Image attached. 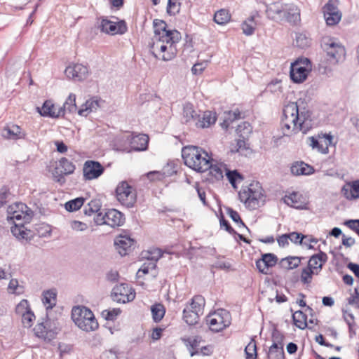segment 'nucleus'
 <instances>
[{
  "instance_id": "obj_57",
  "label": "nucleus",
  "mask_w": 359,
  "mask_h": 359,
  "mask_svg": "<svg viewBox=\"0 0 359 359\" xmlns=\"http://www.w3.org/2000/svg\"><path fill=\"white\" fill-rule=\"evenodd\" d=\"M156 41H154L151 46V54L152 55L157 58V55L155 53V50H159L162 53H165L168 49V46L167 45H165L163 43L161 44V41H158V39H155ZM162 43H163L162 41Z\"/></svg>"
},
{
  "instance_id": "obj_31",
  "label": "nucleus",
  "mask_w": 359,
  "mask_h": 359,
  "mask_svg": "<svg viewBox=\"0 0 359 359\" xmlns=\"http://www.w3.org/2000/svg\"><path fill=\"white\" fill-rule=\"evenodd\" d=\"M301 259L299 257L289 256L280 259L279 265L282 269L292 270L299 266Z\"/></svg>"
},
{
  "instance_id": "obj_15",
  "label": "nucleus",
  "mask_w": 359,
  "mask_h": 359,
  "mask_svg": "<svg viewBox=\"0 0 359 359\" xmlns=\"http://www.w3.org/2000/svg\"><path fill=\"white\" fill-rule=\"evenodd\" d=\"M128 287L127 284L122 283L119 285H116L111 292V296L114 301L118 303L125 304L129 302L135 298V294H128Z\"/></svg>"
},
{
  "instance_id": "obj_63",
  "label": "nucleus",
  "mask_w": 359,
  "mask_h": 359,
  "mask_svg": "<svg viewBox=\"0 0 359 359\" xmlns=\"http://www.w3.org/2000/svg\"><path fill=\"white\" fill-rule=\"evenodd\" d=\"M148 179L151 181L158 180L162 181L168 175L165 172L151 171L147 174Z\"/></svg>"
},
{
  "instance_id": "obj_14",
  "label": "nucleus",
  "mask_w": 359,
  "mask_h": 359,
  "mask_svg": "<svg viewBox=\"0 0 359 359\" xmlns=\"http://www.w3.org/2000/svg\"><path fill=\"white\" fill-rule=\"evenodd\" d=\"M300 10L293 4H285V8L281 15L280 21H286L292 25H297L300 22Z\"/></svg>"
},
{
  "instance_id": "obj_27",
  "label": "nucleus",
  "mask_w": 359,
  "mask_h": 359,
  "mask_svg": "<svg viewBox=\"0 0 359 359\" xmlns=\"http://www.w3.org/2000/svg\"><path fill=\"white\" fill-rule=\"evenodd\" d=\"M253 184H250L249 189H250V208L252 209H256L259 206L260 202H264V194L263 190L260 187H258V184H257V189L253 187Z\"/></svg>"
},
{
  "instance_id": "obj_5",
  "label": "nucleus",
  "mask_w": 359,
  "mask_h": 359,
  "mask_svg": "<svg viewBox=\"0 0 359 359\" xmlns=\"http://www.w3.org/2000/svg\"><path fill=\"white\" fill-rule=\"evenodd\" d=\"M229 312L225 309H218L206 317L207 323L210 326V329L215 332L223 330L229 326L230 322Z\"/></svg>"
},
{
  "instance_id": "obj_38",
  "label": "nucleus",
  "mask_w": 359,
  "mask_h": 359,
  "mask_svg": "<svg viewBox=\"0 0 359 359\" xmlns=\"http://www.w3.org/2000/svg\"><path fill=\"white\" fill-rule=\"evenodd\" d=\"M153 26L154 29L155 39H159L161 36H164L166 32H168L169 29H167V24L163 20L154 19L153 21Z\"/></svg>"
},
{
  "instance_id": "obj_2",
  "label": "nucleus",
  "mask_w": 359,
  "mask_h": 359,
  "mask_svg": "<svg viewBox=\"0 0 359 359\" xmlns=\"http://www.w3.org/2000/svg\"><path fill=\"white\" fill-rule=\"evenodd\" d=\"M182 156L184 164L199 172H203L208 170V154L201 148L196 146H187L182 150Z\"/></svg>"
},
{
  "instance_id": "obj_50",
  "label": "nucleus",
  "mask_w": 359,
  "mask_h": 359,
  "mask_svg": "<svg viewBox=\"0 0 359 359\" xmlns=\"http://www.w3.org/2000/svg\"><path fill=\"white\" fill-rule=\"evenodd\" d=\"M245 359H257V345L256 341L252 339L245 348Z\"/></svg>"
},
{
  "instance_id": "obj_23",
  "label": "nucleus",
  "mask_w": 359,
  "mask_h": 359,
  "mask_svg": "<svg viewBox=\"0 0 359 359\" xmlns=\"http://www.w3.org/2000/svg\"><path fill=\"white\" fill-rule=\"evenodd\" d=\"M328 257L327 254L321 250L318 253L312 255L308 262V266L315 271H320L325 263L327 262Z\"/></svg>"
},
{
  "instance_id": "obj_51",
  "label": "nucleus",
  "mask_w": 359,
  "mask_h": 359,
  "mask_svg": "<svg viewBox=\"0 0 359 359\" xmlns=\"http://www.w3.org/2000/svg\"><path fill=\"white\" fill-rule=\"evenodd\" d=\"M212 158H210L209 160L208 168L209 175L214 177L216 180H220L223 178V171L221 168L217 165H213L211 163Z\"/></svg>"
},
{
  "instance_id": "obj_33",
  "label": "nucleus",
  "mask_w": 359,
  "mask_h": 359,
  "mask_svg": "<svg viewBox=\"0 0 359 359\" xmlns=\"http://www.w3.org/2000/svg\"><path fill=\"white\" fill-rule=\"evenodd\" d=\"M336 65L337 64L331 63L330 57H327V55L324 54L320 57L318 63V72L321 74H328L332 72V67Z\"/></svg>"
},
{
  "instance_id": "obj_42",
  "label": "nucleus",
  "mask_w": 359,
  "mask_h": 359,
  "mask_svg": "<svg viewBox=\"0 0 359 359\" xmlns=\"http://www.w3.org/2000/svg\"><path fill=\"white\" fill-rule=\"evenodd\" d=\"M151 311L154 322L158 323L160 322L163 318L165 313V309L162 304L158 303L151 306Z\"/></svg>"
},
{
  "instance_id": "obj_43",
  "label": "nucleus",
  "mask_w": 359,
  "mask_h": 359,
  "mask_svg": "<svg viewBox=\"0 0 359 359\" xmlns=\"http://www.w3.org/2000/svg\"><path fill=\"white\" fill-rule=\"evenodd\" d=\"M236 146V151L242 155L247 156L252 152V150L249 147L248 138H242L238 137Z\"/></svg>"
},
{
  "instance_id": "obj_13",
  "label": "nucleus",
  "mask_w": 359,
  "mask_h": 359,
  "mask_svg": "<svg viewBox=\"0 0 359 359\" xmlns=\"http://www.w3.org/2000/svg\"><path fill=\"white\" fill-rule=\"evenodd\" d=\"M278 257L273 253H265L262 255L261 259L256 261V267L259 272L263 274H269L268 269L274 266L278 263Z\"/></svg>"
},
{
  "instance_id": "obj_55",
  "label": "nucleus",
  "mask_w": 359,
  "mask_h": 359,
  "mask_svg": "<svg viewBox=\"0 0 359 359\" xmlns=\"http://www.w3.org/2000/svg\"><path fill=\"white\" fill-rule=\"evenodd\" d=\"M290 241L294 244H299L307 245L306 241H304V239H306L308 236L304 235L302 233H298L296 231L288 233Z\"/></svg>"
},
{
  "instance_id": "obj_3",
  "label": "nucleus",
  "mask_w": 359,
  "mask_h": 359,
  "mask_svg": "<svg viewBox=\"0 0 359 359\" xmlns=\"http://www.w3.org/2000/svg\"><path fill=\"white\" fill-rule=\"evenodd\" d=\"M72 318L81 330L87 332L94 331L99 327L92 311L83 306H74L72 309Z\"/></svg>"
},
{
  "instance_id": "obj_64",
  "label": "nucleus",
  "mask_w": 359,
  "mask_h": 359,
  "mask_svg": "<svg viewBox=\"0 0 359 359\" xmlns=\"http://www.w3.org/2000/svg\"><path fill=\"white\" fill-rule=\"evenodd\" d=\"M35 318L34 313L31 311H27L22 315V321L25 327H29Z\"/></svg>"
},
{
  "instance_id": "obj_37",
  "label": "nucleus",
  "mask_w": 359,
  "mask_h": 359,
  "mask_svg": "<svg viewBox=\"0 0 359 359\" xmlns=\"http://www.w3.org/2000/svg\"><path fill=\"white\" fill-rule=\"evenodd\" d=\"M294 325L300 330L307 327V316L302 311H297L292 314Z\"/></svg>"
},
{
  "instance_id": "obj_28",
  "label": "nucleus",
  "mask_w": 359,
  "mask_h": 359,
  "mask_svg": "<svg viewBox=\"0 0 359 359\" xmlns=\"http://www.w3.org/2000/svg\"><path fill=\"white\" fill-rule=\"evenodd\" d=\"M285 8V4L279 1L274 2L270 4L266 8V13L269 18L272 20L280 21L281 19V15Z\"/></svg>"
},
{
  "instance_id": "obj_36",
  "label": "nucleus",
  "mask_w": 359,
  "mask_h": 359,
  "mask_svg": "<svg viewBox=\"0 0 359 359\" xmlns=\"http://www.w3.org/2000/svg\"><path fill=\"white\" fill-rule=\"evenodd\" d=\"M201 315L196 311L190 310L188 305L183 310V320L189 325H196L198 322Z\"/></svg>"
},
{
  "instance_id": "obj_44",
  "label": "nucleus",
  "mask_w": 359,
  "mask_h": 359,
  "mask_svg": "<svg viewBox=\"0 0 359 359\" xmlns=\"http://www.w3.org/2000/svg\"><path fill=\"white\" fill-rule=\"evenodd\" d=\"M252 131L251 125L244 121L239 124L236 128V133L238 137L242 138H248Z\"/></svg>"
},
{
  "instance_id": "obj_48",
  "label": "nucleus",
  "mask_w": 359,
  "mask_h": 359,
  "mask_svg": "<svg viewBox=\"0 0 359 359\" xmlns=\"http://www.w3.org/2000/svg\"><path fill=\"white\" fill-rule=\"evenodd\" d=\"M11 231L12 234L18 239L26 238V236L27 233L26 232V229H25V226L23 223H15V225L11 227Z\"/></svg>"
},
{
  "instance_id": "obj_52",
  "label": "nucleus",
  "mask_w": 359,
  "mask_h": 359,
  "mask_svg": "<svg viewBox=\"0 0 359 359\" xmlns=\"http://www.w3.org/2000/svg\"><path fill=\"white\" fill-rule=\"evenodd\" d=\"M97 105V101L88 100L82 105L81 108L79 109L78 114L82 116H87L91 111H93V108Z\"/></svg>"
},
{
  "instance_id": "obj_7",
  "label": "nucleus",
  "mask_w": 359,
  "mask_h": 359,
  "mask_svg": "<svg viewBox=\"0 0 359 359\" xmlns=\"http://www.w3.org/2000/svg\"><path fill=\"white\" fill-rule=\"evenodd\" d=\"M34 332L37 337L51 341L56 337L58 328L46 315L45 321L38 323L34 328Z\"/></svg>"
},
{
  "instance_id": "obj_46",
  "label": "nucleus",
  "mask_w": 359,
  "mask_h": 359,
  "mask_svg": "<svg viewBox=\"0 0 359 359\" xmlns=\"http://www.w3.org/2000/svg\"><path fill=\"white\" fill-rule=\"evenodd\" d=\"M84 201L85 199L83 197H79L69 201L65 205V209L69 212L78 210L83 205Z\"/></svg>"
},
{
  "instance_id": "obj_30",
  "label": "nucleus",
  "mask_w": 359,
  "mask_h": 359,
  "mask_svg": "<svg viewBox=\"0 0 359 359\" xmlns=\"http://www.w3.org/2000/svg\"><path fill=\"white\" fill-rule=\"evenodd\" d=\"M182 38L181 33L176 30H168V32H166L164 36H161L159 38V41L165 42L167 44L176 46V43H178Z\"/></svg>"
},
{
  "instance_id": "obj_26",
  "label": "nucleus",
  "mask_w": 359,
  "mask_h": 359,
  "mask_svg": "<svg viewBox=\"0 0 359 359\" xmlns=\"http://www.w3.org/2000/svg\"><path fill=\"white\" fill-rule=\"evenodd\" d=\"M25 133L22 132L21 128L17 125L7 126L4 128L3 137L6 139L16 140L25 139Z\"/></svg>"
},
{
  "instance_id": "obj_60",
  "label": "nucleus",
  "mask_w": 359,
  "mask_h": 359,
  "mask_svg": "<svg viewBox=\"0 0 359 359\" xmlns=\"http://www.w3.org/2000/svg\"><path fill=\"white\" fill-rule=\"evenodd\" d=\"M311 39L304 34H298L296 36V44L301 48H305L310 46Z\"/></svg>"
},
{
  "instance_id": "obj_39",
  "label": "nucleus",
  "mask_w": 359,
  "mask_h": 359,
  "mask_svg": "<svg viewBox=\"0 0 359 359\" xmlns=\"http://www.w3.org/2000/svg\"><path fill=\"white\" fill-rule=\"evenodd\" d=\"M198 117V114L194 109L193 105L188 104L184 107L183 109V122L189 123L191 121H196L197 118Z\"/></svg>"
},
{
  "instance_id": "obj_62",
  "label": "nucleus",
  "mask_w": 359,
  "mask_h": 359,
  "mask_svg": "<svg viewBox=\"0 0 359 359\" xmlns=\"http://www.w3.org/2000/svg\"><path fill=\"white\" fill-rule=\"evenodd\" d=\"M120 313V309H114L103 311L102 315L107 320H114Z\"/></svg>"
},
{
  "instance_id": "obj_20",
  "label": "nucleus",
  "mask_w": 359,
  "mask_h": 359,
  "mask_svg": "<svg viewBox=\"0 0 359 359\" xmlns=\"http://www.w3.org/2000/svg\"><path fill=\"white\" fill-rule=\"evenodd\" d=\"M341 194L349 201L359 198V179L347 182L341 189Z\"/></svg>"
},
{
  "instance_id": "obj_45",
  "label": "nucleus",
  "mask_w": 359,
  "mask_h": 359,
  "mask_svg": "<svg viewBox=\"0 0 359 359\" xmlns=\"http://www.w3.org/2000/svg\"><path fill=\"white\" fill-rule=\"evenodd\" d=\"M180 0H168L166 13L170 16H175L178 14L181 9L182 3Z\"/></svg>"
},
{
  "instance_id": "obj_49",
  "label": "nucleus",
  "mask_w": 359,
  "mask_h": 359,
  "mask_svg": "<svg viewBox=\"0 0 359 359\" xmlns=\"http://www.w3.org/2000/svg\"><path fill=\"white\" fill-rule=\"evenodd\" d=\"M229 12L225 9L217 11L214 15V21L218 25H224L229 22Z\"/></svg>"
},
{
  "instance_id": "obj_56",
  "label": "nucleus",
  "mask_w": 359,
  "mask_h": 359,
  "mask_svg": "<svg viewBox=\"0 0 359 359\" xmlns=\"http://www.w3.org/2000/svg\"><path fill=\"white\" fill-rule=\"evenodd\" d=\"M226 177L229 181L230 184L235 187L238 180H243V175L238 172L236 170H227L226 173Z\"/></svg>"
},
{
  "instance_id": "obj_41",
  "label": "nucleus",
  "mask_w": 359,
  "mask_h": 359,
  "mask_svg": "<svg viewBox=\"0 0 359 359\" xmlns=\"http://www.w3.org/2000/svg\"><path fill=\"white\" fill-rule=\"evenodd\" d=\"M256 27L255 22V15H251L245 20L241 25L243 32L246 36H251L254 34Z\"/></svg>"
},
{
  "instance_id": "obj_58",
  "label": "nucleus",
  "mask_w": 359,
  "mask_h": 359,
  "mask_svg": "<svg viewBox=\"0 0 359 359\" xmlns=\"http://www.w3.org/2000/svg\"><path fill=\"white\" fill-rule=\"evenodd\" d=\"M219 224L221 229L224 228L230 234H238L234 229L231 226L229 221L226 220L222 212L220 213L219 216Z\"/></svg>"
},
{
  "instance_id": "obj_35",
  "label": "nucleus",
  "mask_w": 359,
  "mask_h": 359,
  "mask_svg": "<svg viewBox=\"0 0 359 359\" xmlns=\"http://www.w3.org/2000/svg\"><path fill=\"white\" fill-rule=\"evenodd\" d=\"M205 304V298L201 295H195L189 303L190 310L196 311L200 314H203L204 306Z\"/></svg>"
},
{
  "instance_id": "obj_11",
  "label": "nucleus",
  "mask_w": 359,
  "mask_h": 359,
  "mask_svg": "<svg viewBox=\"0 0 359 359\" xmlns=\"http://www.w3.org/2000/svg\"><path fill=\"white\" fill-rule=\"evenodd\" d=\"M104 171V166L98 161L88 160L83 168V177L86 180L98 178Z\"/></svg>"
},
{
  "instance_id": "obj_12",
  "label": "nucleus",
  "mask_w": 359,
  "mask_h": 359,
  "mask_svg": "<svg viewBox=\"0 0 359 359\" xmlns=\"http://www.w3.org/2000/svg\"><path fill=\"white\" fill-rule=\"evenodd\" d=\"M65 74L69 79L80 81L87 78L89 71L86 65L74 64L66 67Z\"/></svg>"
},
{
  "instance_id": "obj_18",
  "label": "nucleus",
  "mask_w": 359,
  "mask_h": 359,
  "mask_svg": "<svg viewBox=\"0 0 359 359\" xmlns=\"http://www.w3.org/2000/svg\"><path fill=\"white\" fill-rule=\"evenodd\" d=\"M105 224L113 228L122 226L125 222V216L116 209H109L105 212Z\"/></svg>"
},
{
  "instance_id": "obj_22",
  "label": "nucleus",
  "mask_w": 359,
  "mask_h": 359,
  "mask_svg": "<svg viewBox=\"0 0 359 359\" xmlns=\"http://www.w3.org/2000/svg\"><path fill=\"white\" fill-rule=\"evenodd\" d=\"M127 141L130 142L132 150L136 151H144L148 147L149 137L145 134H139L131 138L128 137Z\"/></svg>"
},
{
  "instance_id": "obj_9",
  "label": "nucleus",
  "mask_w": 359,
  "mask_h": 359,
  "mask_svg": "<svg viewBox=\"0 0 359 359\" xmlns=\"http://www.w3.org/2000/svg\"><path fill=\"white\" fill-rule=\"evenodd\" d=\"M99 28L102 32L111 35H122L128 31V26L125 20H122L115 22L105 18L101 19Z\"/></svg>"
},
{
  "instance_id": "obj_59",
  "label": "nucleus",
  "mask_w": 359,
  "mask_h": 359,
  "mask_svg": "<svg viewBox=\"0 0 359 359\" xmlns=\"http://www.w3.org/2000/svg\"><path fill=\"white\" fill-rule=\"evenodd\" d=\"M238 197L241 202L244 203L247 207L250 208V189L249 187L241 189L238 192Z\"/></svg>"
},
{
  "instance_id": "obj_61",
  "label": "nucleus",
  "mask_w": 359,
  "mask_h": 359,
  "mask_svg": "<svg viewBox=\"0 0 359 359\" xmlns=\"http://www.w3.org/2000/svg\"><path fill=\"white\" fill-rule=\"evenodd\" d=\"M177 47L176 46L169 45L168 49L163 53L162 55V60L163 61H170L172 60L177 55Z\"/></svg>"
},
{
  "instance_id": "obj_19",
  "label": "nucleus",
  "mask_w": 359,
  "mask_h": 359,
  "mask_svg": "<svg viewBox=\"0 0 359 359\" xmlns=\"http://www.w3.org/2000/svg\"><path fill=\"white\" fill-rule=\"evenodd\" d=\"M217 121L216 113L212 111H205L198 114L195 125L198 128H209Z\"/></svg>"
},
{
  "instance_id": "obj_21",
  "label": "nucleus",
  "mask_w": 359,
  "mask_h": 359,
  "mask_svg": "<svg viewBox=\"0 0 359 359\" xmlns=\"http://www.w3.org/2000/svg\"><path fill=\"white\" fill-rule=\"evenodd\" d=\"M161 256V250H157L156 255L152 256L151 257H148L149 261L144 262L137 271L136 273V278L140 279L142 278L143 275L149 273V271L156 270V262L158 260Z\"/></svg>"
},
{
  "instance_id": "obj_53",
  "label": "nucleus",
  "mask_w": 359,
  "mask_h": 359,
  "mask_svg": "<svg viewBox=\"0 0 359 359\" xmlns=\"http://www.w3.org/2000/svg\"><path fill=\"white\" fill-rule=\"evenodd\" d=\"M318 274V271L312 270L310 267L306 266L302 269L301 274V280L304 284H309L312 280V276Z\"/></svg>"
},
{
  "instance_id": "obj_29",
  "label": "nucleus",
  "mask_w": 359,
  "mask_h": 359,
  "mask_svg": "<svg viewBox=\"0 0 359 359\" xmlns=\"http://www.w3.org/2000/svg\"><path fill=\"white\" fill-rule=\"evenodd\" d=\"M54 104L50 100H46L41 107H37V111L41 116L44 117L58 118L61 114L53 110Z\"/></svg>"
},
{
  "instance_id": "obj_16",
  "label": "nucleus",
  "mask_w": 359,
  "mask_h": 359,
  "mask_svg": "<svg viewBox=\"0 0 359 359\" xmlns=\"http://www.w3.org/2000/svg\"><path fill=\"white\" fill-rule=\"evenodd\" d=\"M324 17L327 25H335L341 20V15L337 6L328 2L323 7Z\"/></svg>"
},
{
  "instance_id": "obj_24",
  "label": "nucleus",
  "mask_w": 359,
  "mask_h": 359,
  "mask_svg": "<svg viewBox=\"0 0 359 359\" xmlns=\"http://www.w3.org/2000/svg\"><path fill=\"white\" fill-rule=\"evenodd\" d=\"M302 196L297 192H292L288 196L284 197V202L297 210H305L307 204L302 201Z\"/></svg>"
},
{
  "instance_id": "obj_47",
  "label": "nucleus",
  "mask_w": 359,
  "mask_h": 359,
  "mask_svg": "<svg viewBox=\"0 0 359 359\" xmlns=\"http://www.w3.org/2000/svg\"><path fill=\"white\" fill-rule=\"evenodd\" d=\"M101 203L100 200L93 199L91 200L88 205L84 208V213L86 215H91L92 214L97 213L100 210Z\"/></svg>"
},
{
  "instance_id": "obj_10",
  "label": "nucleus",
  "mask_w": 359,
  "mask_h": 359,
  "mask_svg": "<svg viewBox=\"0 0 359 359\" xmlns=\"http://www.w3.org/2000/svg\"><path fill=\"white\" fill-rule=\"evenodd\" d=\"M59 166L62 170H60L59 168H55L53 172V177L56 182L62 185L66 182L65 176L74 173L76 166L65 157H62L60 159Z\"/></svg>"
},
{
  "instance_id": "obj_34",
  "label": "nucleus",
  "mask_w": 359,
  "mask_h": 359,
  "mask_svg": "<svg viewBox=\"0 0 359 359\" xmlns=\"http://www.w3.org/2000/svg\"><path fill=\"white\" fill-rule=\"evenodd\" d=\"M76 95L71 93L64 103L63 107L59 109V111L61 114V116H63L65 115V112L67 111L69 113H73L76 111Z\"/></svg>"
},
{
  "instance_id": "obj_54",
  "label": "nucleus",
  "mask_w": 359,
  "mask_h": 359,
  "mask_svg": "<svg viewBox=\"0 0 359 359\" xmlns=\"http://www.w3.org/2000/svg\"><path fill=\"white\" fill-rule=\"evenodd\" d=\"M311 143L310 146L313 149H316L318 150V151L320 152L321 154H326L328 153V144H325V146H323L322 144L319 142V141L313 136L309 137Z\"/></svg>"
},
{
  "instance_id": "obj_8",
  "label": "nucleus",
  "mask_w": 359,
  "mask_h": 359,
  "mask_svg": "<svg viewBox=\"0 0 359 359\" xmlns=\"http://www.w3.org/2000/svg\"><path fill=\"white\" fill-rule=\"evenodd\" d=\"M117 200L127 208L133 207L136 202V194L133 191V187L128 182H120L116 189Z\"/></svg>"
},
{
  "instance_id": "obj_1",
  "label": "nucleus",
  "mask_w": 359,
  "mask_h": 359,
  "mask_svg": "<svg viewBox=\"0 0 359 359\" xmlns=\"http://www.w3.org/2000/svg\"><path fill=\"white\" fill-rule=\"evenodd\" d=\"M283 114L281 126L284 135L288 136L292 132L297 133L299 131L306 134L312 128L309 111L299 114L295 102H290L285 106Z\"/></svg>"
},
{
  "instance_id": "obj_32",
  "label": "nucleus",
  "mask_w": 359,
  "mask_h": 359,
  "mask_svg": "<svg viewBox=\"0 0 359 359\" xmlns=\"http://www.w3.org/2000/svg\"><path fill=\"white\" fill-rule=\"evenodd\" d=\"M57 292L55 290H48L43 292V303L46 306V310L52 309L56 304Z\"/></svg>"
},
{
  "instance_id": "obj_4",
  "label": "nucleus",
  "mask_w": 359,
  "mask_h": 359,
  "mask_svg": "<svg viewBox=\"0 0 359 359\" xmlns=\"http://www.w3.org/2000/svg\"><path fill=\"white\" fill-rule=\"evenodd\" d=\"M311 69L312 64L309 58H299L291 65L290 79L294 83H301L306 79Z\"/></svg>"
},
{
  "instance_id": "obj_6",
  "label": "nucleus",
  "mask_w": 359,
  "mask_h": 359,
  "mask_svg": "<svg viewBox=\"0 0 359 359\" xmlns=\"http://www.w3.org/2000/svg\"><path fill=\"white\" fill-rule=\"evenodd\" d=\"M322 47L332 64H338L339 61L344 58L346 55L344 46L335 42L333 39H324Z\"/></svg>"
},
{
  "instance_id": "obj_17",
  "label": "nucleus",
  "mask_w": 359,
  "mask_h": 359,
  "mask_svg": "<svg viewBox=\"0 0 359 359\" xmlns=\"http://www.w3.org/2000/svg\"><path fill=\"white\" fill-rule=\"evenodd\" d=\"M135 241L128 236L120 235L115 238L114 244L118 253L121 256H125L129 253L131 247L134 245Z\"/></svg>"
},
{
  "instance_id": "obj_40",
  "label": "nucleus",
  "mask_w": 359,
  "mask_h": 359,
  "mask_svg": "<svg viewBox=\"0 0 359 359\" xmlns=\"http://www.w3.org/2000/svg\"><path fill=\"white\" fill-rule=\"evenodd\" d=\"M268 359H285L283 346H277L273 344L269 348Z\"/></svg>"
},
{
  "instance_id": "obj_25",
  "label": "nucleus",
  "mask_w": 359,
  "mask_h": 359,
  "mask_svg": "<svg viewBox=\"0 0 359 359\" xmlns=\"http://www.w3.org/2000/svg\"><path fill=\"white\" fill-rule=\"evenodd\" d=\"M290 170L292 175H309L315 172V169L313 166L303 162H295L290 168Z\"/></svg>"
}]
</instances>
